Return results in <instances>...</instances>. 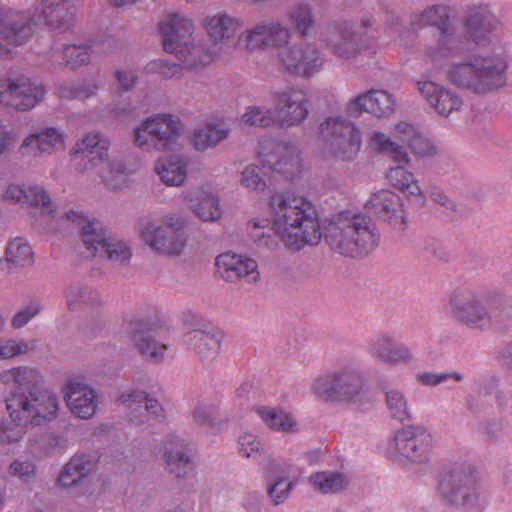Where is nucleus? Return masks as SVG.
Here are the masks:
<instances>
[{"instance_id": "51", "label": "nucleus", "mask_w": 512, "mask_h": 512, "mask_svg": "<svg viewBox=\"0 0 512 512\" xmlns=\"http://www.w3.org/2000/svg\"><path fill=\"white\" fill-rule=\"evenodd\" d=\"M98 86L92 81H83L77 84L66 83L59 87V95L66 99L84 100L94 95Z\"/></svg>"}, {"instance_id": "24", "label": "nucleus", "mask_w": 512, "mask_h": 512, "mask_svg": "<svg viewBox=\"0 0 512 512\" xmlns=\"http://www.w3.org/2000/svg\"><path fill=\"white\" fill-rule=\"evenodd\" d=\"M396 100L394 96L381 89H372L351 99L347 104V112L359 115L363 112L378 118L391 116L395 112Z\"/></svg>"}, {"instance_id": "22", "label": "nucleus", "mask_w": 512, "mask_h": 512, "mask_svg": "<svg viewBox=\"0 0 512 512\" xmlns=\"http://www.w3.org/2000/svg\"><path fill=\"white\" fill-rule=\"evenodd\" d=\"M139 233L143 241L153 250L168 255L180 254L186 244L183 233L156 226L150 219H142Z\"/></svg>"}, {"instance_id": "13", "label": "nucleus", "mask_w": 512, "mask_h": 512, "mask_svg": "<svg viewBox=\"0 0 512 512\" xmlns=\"http://www.w3.org/2000/svg\"><path fill=\"white\" fill-rule=\"evenodd\" d=\"M179 135L178 117L171 114H156L135 129L134 142L142 150L166 151L176 144Z\"/></svg>"}, {"instance_id": "54", "label": "nucleus", "mask_w": 512, "mask_h": 512, "mask_svg": "<svg viewBox=\"0 0 512 512\" xmlns=\"http://www.w3.org/2000/svg\"><path fill=\"white\" fill-rule=\"evenodd\" d=\"M9 469L12 475L19 477L23 482L32 481L36 475V467L29 460H15Z\"/></svg>"}, {"instance_id": "20", "label": "nucleus", "mask_w": 512, "mask_h": 512, "mask_svg": "<svg viewBox=\"0 0 512 512\" xmlns=\"http://www.w3.org/2000/svg\"><path fill=\"white\" fill-rule=\"evenodd\" d=\"M291 38V31L280 22L261 23L240 33L238 44L248 51L276 49Z\"/></svg>"}, {"instance_id": "7", "label": "nucleus", "mask_w": 512, "mask_h": 512, "mask_svg": "<svg viewBox=\"0 0 512 512\" xmlns=\"http://www.w3.org/2000/svg\"><path fill=\"white\" fill-rule=\"evenodd\" d=\"M162 35L163 48L166 52L174 54L184 63L187 69L205 67L212 63L216 55L205 50L200 44H194L193 21L185 14L170 13L159 23Z\"/></svg>"}, {"instance_id": "9", "label": "nucleus", "mask_w": 512, "mask_h": 512, "mask_svg": "<svg viewBox=\"0 0 512 512\" xmlns=\"http://www.w3.org/2000/svg\"><path fill=\"white\" fill-rule=\"evenodd\" d=\"M312 390L324 400L346 402L359 410L368 408L372 403L363 378L354 370H341L320 376L313 382Z\"/></svg>"}, {"instance_id": "39", "label": "nucleus", "mask_w": 512, "mask_h": 512, "mask_svg": "<svg viewBox=\"0 0 512 512\" xmlns=\"http://www.w3.org/2000/svg\"><path fill=\"white\" fill-rule=\"evenodd\" d=\"M5 198L15 203L41 207L43 213L53 212L49 195L39 186L23 188L19 185H10L5 192Z\"/></svg>"}, {"instance_id": "47", "label": "nucleus", "mask_w": 512, "mask_h": 512, "mask_svg": "<svg viewBox=\"0 0 512 512\" xmlns=\"http://www.w3.org/2000/svg\"><path fill=\"white\" fill-rule=\"evenodd\" d=\"M67 307L69 310H77L84 306L100 304V296L97 291L86 287H72L66 293Z\"/></svg>"}, {"instance_id": "17", "label": "nucleus", "mask_w": 512, "mask_h": 512, "mask_svg": "<svg viewBox=\"0 0 512 512\" xmlns=\"http://www.w3.org/2000/svg\"><path fill=\"white\" fill-rule=\"evenodd\" d=\"M130 342L137 353L147 362L164 361L168 346L162 341L161 322H129Z\"/></svg>"}, {"instance_id": "26", "label": "nucleus", "mask_w": 512, "mask_h": 512, "mask_svg": "<svg viewBox=\"0 0 512 512\" xmlns=\"http://www.w3.org/2000/svg\"><path fill=\"white\" fill-rule=\"evenodd\" d=\"M360 25L364 29H368L376 25L375 31L378 34V38H382L387 35L391 41L399 42L400 45H406L404 37L409 34L408 29H401L398 18L393 12L379 8L375 11L374 8L371 10L364 8L360 11Z\"/></svg>"}, {"instance_id": "55", "label": "nucleus", "mask_w": 512, "mask_h": 512, "mask_svg": "<svg viewBox=\"0 0 512 512\" xmlns=\"http://www.w3.org/2000/svg\"><path fill=\"white\" fill-rule=\"evenodd\" d=\"M292 487L293 483L291 481H288L286 478H280L269 486L268 494L275 504H280L287 499Z\"/></svg>"}, {"instance_id": "5", "label": "nucleus", "mask_w": 512, "mask_h": 512, "mask_svg": "<svg viewBox=\"0 0 512 512\" xmlns=\"http://www.w3.org/2000/svg\"><path fill=\"white\" fill-rule=\"evenodd\" d=\"M110 141L99 132L86 134L76 142L72 153L79 158V170L99 176L104 183L113 189L121 188L126 177L132 173L120 160H108Z\"/></svg>"}, {"instance_id": "36", "label": "nucleus", "mask_w": 512, "mask_h": 512, "mask_svg": "<svg viewBox=\"0 0 512 512\" xmlns=\"http://www.w3.org/2000/svg\"><path fill=\"white\" fill-rule=\"evenodd\" d=\"M63 133L56 128H45L28 135L20 146L23 155L52 152L63 145Z\"/></svg>"}, {"instance_id": "56", "label": "nucleus", "mask_w": 512, "mask_h": 512, "mask_svg": "<svg viewBox=\"0 0 512 512\" xmlns=\"http://www.w3.org/2000/svg\"><path fill=\"white\" fill-rule=\"evenodd\" d=\"M29 349V344L25 341L15 342L14 340H9L0 343V359H7L25 354Z\"/></svg>"}, {"instance_id": "35", "label": "nucleus", "mask_w": 512, "mask_h": 512, "mask_svg": "<svg viewBox=\"0 0 512 512\" xmlns=\"http://www.w3.org/2000/svg\"><path fill=\"white\" fill-rule=\"evenodd\" d=\"M33 250L25 238L11 239L6 246L5 256L0 259V270L10 272L33 264Z\"/></svg>"}, {"instance_id": "34", "label": "nucleus", "mask_w": 512, "mask_h": 512, "mask_svg": "<svg viewBox=\"0 0 512 512\" xmlns=\"http://www.w3.org/2000/svg\"><path fill=\"white\" fill-rule=\"evenodd\" d=\"M184 201L191 203L192 211L203 221H216L221 217L219 199L210 190L203 187L182 195Z\"/></svg>"}, {"instance_id": "23", "label": "nucleus", "mask_w": 512, "mask_h": 512, "mask_svg": "<svg viewBox=\"0 0 512 512\" xmlns=\"http://www.w3.org/2000/svg\"><path fill=\"white\" fill-rule=\"evenodd\" d=\"M62 392L67 407L76 417L89 419L96 413L97 394L88 384L75 378L69 379Z\"/></svg>"}, {"instance_id": "28", "label": "nucleus", "mask_w": 512, "mask_h": 512, "mask_svg": "<svg viewBox=\"0 0 512 512\" xmlns=\"http://www.w3.org/2000/svg\"><path fill=\"white\" fill-rule=\"evenodd\" d=\"M165 470L176 478H185L194 469L188 443L178 436L171 435L164 446Z\"/></svg>"}, {"instance_id": "64", "label": "nucleus", "mask_w": 512, "mask_h": 512, "mask_svg": "<svg viewBox=\"0 0 512 512\" xmlns=\"http://www.w3.org/2000/svg\"><path fill=\"white\" fill-rule=\"evenodd\" d=\"M502 357L505 364L512 368V343L505 348L502 353Z\"/></svg>"}, {"instance_id": "1", "label": "nucleus", "mask_w": 512, "mask_h": 512, "mask_svg": "<svg viewBox=\"0 0 512 512\" xmlns=\"http://www.w3.org/2000/svg\"><path fill=\"white\" fill-rule=\"evenodd\" d=\"M412 30L435 27L439 37L423 54L427 69L442 71L452 85L477 95L503 88L508 80V62L502 53L472 52L469 44L483 48L493 44L502 28L499 18L487 4L467 7L461 21L462 34L455 33L451 8L436 4L411 15Z\"/></svg>"}, {"instance_id": "57", "label": "nucleus", "mask_w": 512, "mask_h": 512, "mask_svg": "<svg viewBox=\"0 0 512 512\" xmlns=\"http://www.w3.org/2000/svg\"><path fill=\"white\" fill-rule=\"evenodd\" d=\"M150 69L158 71L165 78L179 77L182 75L183 67L175 63L158 60L150 63Z\"/></svg>"}, {"instance_id": "25", "label": "nucleus", "mask_w": 512, "mask_h": 512, "mask_svg": "<svg viewBox=\"0 0 512 512\" xmlns=\"http://www.w3.org/2000/svg\"><path fill=\"white\" fill-rule=\"evenodd\" d=\"M118 401L126 408L130 421L136 425L148 422L150 417L163 416L164 410L159 401L149 397L144 391H124L119 395Z\"/></svg>"}, {"instance_id": "19", "label": "nucleus", "mask_w": 512, "mask_h": 512, "mask_svg": "<svg viewBox=\"0 0 512 512\" xmlns=\"http://www.w3.org/2000/svg\"><path fill=\"white\" fill-rule=\"evenodd\" d=\"M394 446L405 459L422 464L430 459L432 437L423 427L408 426L396 432Z\"/></svg>"}, {"instance_id": "53", "label": "nucleus", "mask_w": 512, "mask_h": 512, "mask_svg": "<svg viewBox=\"0 0 512 512\" xmlns=\"http://www.w3.org/2000/svg\"><path fill=\"white\" fill-rule=\"evenodd\" d=\"M504 430V421L502 418H487L478 423L477 431L486 440H497Z\"/></svg>"}, {"instance_id": "33", "label": "nucleus", "mask_w": 512, "mask_h": 512, "mask_svg": "<svg viewBox=\"0 0 512 512\" xmlns=\"http://www.w3.org/2000/svg\"><path fill=\"white\" fill-rule=\"evenodd\" d=\"M369 352L374 358L389 364L408 362L412 359L410 349L404 344L395 342L388 335H381L371 340Z\"/></svg>"}, {"instance_id": "59", "label": "nucleus", "mask_w": 512, "mask_h": 512, "mask_svg": "<svg viewBox=\"0 0 512 512\" xmlns=\"http://www.w3.org/2000/svg\"><path fill=\"white\" fill-rule=\"evenodd\" d=\"M114 76L122 91L131 89L137 79L136 74L132 70H117Z\"/></svg>"}, {"instance_id": "38", "label": "nucleus", "mask_w": 512, "mask_h": 512, "mask_svg": "<svg viewBox=\"0 0 512 512\" xmlns=\"http://www.w3.org/2000/svg\"><path fill=\"white\" fill-rule=\"evenodd\" d=\"M369 147L381 154L388 155L394 162L398 164H408L410 157L403 144L393 137L382 131L374 130L368 138Z\"/></svg>"}, {"instance_id": "6", "label": "nucleus", "mask_w": 512, "mask_h": 512, "mask_svg": "<svg viewBox=\"0 0 512 512\" xmlns=\"http://www.w3.org/2000/svg\"><path fill=\"white\" fill-rule=\"evenodd\" d=\"M257 158L262 164L260 170L249 165L241 174V185L253 190L263 191L266 187L264 176L268 171L284 175L287 179L294 177L301 171V161L295 147L274 139L259 141Z\"/></svg>"}, {"instance_id": "32", "label": "nucleus", "mask_w": 512, "mask_h": 512, "mask_svg": "<svg viewBox=\"0 0 512 512\" xmlns=\"http://www.w3.org/2000/svg\"><path fill=\"white\" fill-rule=\"evenodd\" d=\"M449 304L453 312L467 317L468 320H481L487 316L486 301L479 299L466 288L454 290L450 295Z\"/></svg>"}, {"instance_id": "58", "label": "nucleus", "mask_w": 512, "mask_h": 512, "mask_svg": "<svg viewBox=\"0 0 512 512\" xmlns=\"http://www.w3.org/2000/svg\"><path fill=\"white\" fill-rule=\"evenodd\" d=\"M416 379L423 385L436 386L449 379L447 373L423 372L416 375Z\"/></svg>"}, {"instance_id": "50", "label": "nucleus", "mask_w": 512, "mask_h": 512, "mask_svg": "<svg viewBox=\"0 0 512 512\" xmlns=\"http://www.w3.org/2000/svg\"><path fill=\"white\" fill-rule=\"evenodd\" d=\"M288 19L302 37H305L314 25L313 14L307 4H298L291 8Z\"/></svg>"}, {"instance_id": "43", "label": "nucleus", "mask_w": 512, "mask_h": 512, "mask_svg": "<svg viewBox=\"0 0 512 512\" xmlns=\"http://www.w3.org/2000/svg\"><path fill=\"white\" fill-rule=\"evenodd\" d=\"M256 412L262 421L273 430L286 433L298 431L296 420L284 410L273 407H259Z\"/></svg>"}, {"instance_id": "15", "label": "nucleus", "mask_w": 512, "mask_h": 512, "mask_svg": "<svg viewBox=\"0 0 512 512\" xmlns=\"http://www.w3.org/2000/svg\"><path fill=\"white\" fill-rule=\"evenodd\" d=\"M45 95L42 84L24 77L0 78V104L18 111L34 108Z\"/></svg>"}, {"instance_id": "18", "label": "nucleus", "mask_w": 512, "mask_h": 512, "mask_svg": "<svg viewBox=\"0 0 512 512\" xmlns=\"http://www.w3.org/2000/svg\"><path fill=\"white\" fill-rule=\"evenodd\" d=\"M364 207L394 230L404 231L407 228L403 199L392 190L382 189L371 194Z\"/></svg>"}, {"instance_id": "63", "label": "nucleus", "mask_w": 512, "mask_h": 512, "mask_svg": "<svg viewBox=\"0 0 512 512\" xmlns=\"http://www.w3.org/2000/svg\"><path fill=\"white\" fill-rule=\"evenodd\" d=\"M430 194L434 202L449 209H454V203L440 189L434 187Z\"/></svg>"}, {"instance_id": "4", "label": "nucleus", "mask_w": 512, "mask_h": 512, "mask_svg": "<svg viewBox=\"0 0 512 512\" xmlns=\"http://www.w3.org/2000/svg\"><path fill=\"white\" fill-rule=\"evenodd\" d=\"M76 7L72 0H38L30 15L10 7L0 8V38L11 46L26 44L33 35V25H45L53 31L72 28Z\"/></svg>"}, {"instance_id": "16", "label": "nucleus", "mask_w": 512, "mask_h": 512, "mask_svg": "<svg viewBox=\"0 0 512 512\" xmlns=\"http://www.w3.org/2000/svg\"><path fill=\"white\" fill-rule=\"evenodd\" d=\"M276 125L287 129L301 125L308 117L310 99L305 91L289 87L277 91L272 97Z\"/></svg>"}, {"instance_id": "61", "label": "nucleus", "mask_w": 512, "mask_h": 512, "mask_svg": "<svg viewBox=\"0 0 512 512\" xmlns=\"http://www.w3.org/2000/svg\"><path fill=\"white\" fill-rule=\"evenodd\" d=\"M163 223L165 225L162 226L164 229L180 232L181 228L184 226V219L180 214L171 212L163 217Z\"/></svg>"}, {"instance_id": "40", "label": "nucleus", "mask_w": 512, "mask_h": 512, "mask_svg": "<svg viewBox=\"0 0 512 512\" xmlns=\"http://www.w3.org/2000/svg\"><path fill=\"white\" fill-rule=\"evenodd\" d=\"M188 160L181 155H171L159 159L155 171L167 186L181 185L187 176Z\"/></svg>"}, {"instance_id": "41", "label": "nucleus", "mask_w": 512, "mask_h": 512, "mask_svg": "<svg viewBox=\"0 0 512 512\" xmlns=\"http://www.w3.org/2000/svg\"><path fill=\"white\" fill-rule=\"evenodd\" d=\"M398 164L395 167L388 169L386 178L390 185L399 190L407 197H419L424 200V192L420 188L417 179L411 171H408L403 166Z\"/></svg>"}, {"instance_id": "21", "label": "nucleus", "mask_w": 512, "mask_h": 512, "mask_svg": "<svg viewBox=\"0 0 512 512\" xmlns=\"http://www.w3.org/2000/svg\"><path fill=\"white\" fill-rule=\"evenodd\" d=\"M217 274L228 282L245 280L255 283L260 279L258 264L255 260L233 252H224L215 259Z\"/></svg>"}, {"instance_id": "44", "label": "nucleus", "mask_w": 512, "mask_h": 512, "mask_svg": "<svg viewBox=\"0 0 512 512\" xmlns=\"http://www.w3.org/2000/svg\"><path fill=\"white\" fill-rule=\"evenodd\" d=\"M309 482L315 490L323 494L337 493L348 485L345 476L337 472L315 473L310 476Z\"/></svg>"}, {"instance_id": "2", "label": "nucleus", "mask_w": 512, "mask_h": 512, "mask_svg": "<svg viewBox=\"0 0 512 512\" xmlns=\"http://www.w3.org/2000/svg\"><path fill=\"white\" fill-rule=\"evenodd\" d=\"M251 236L259 246L270 250L280 243L298 252L316 246L322 236L330 249L346 257L357 258L374 251L380 233L373 220L363 214L342 212L321 231L314 204L306 197L291 193H275L269 200V217L249 222Z\"/></svg>"}, {"instance_id": "37", "label": "nucleus", "mask_w": 512, "mask_h": 512, "mask_svg": "<svg viewBox=\"0 0 512 512\" xmlns=\"http://www.w3.org/2000/svg\"><path fill=\"white\" fill-rule=\"evenodd\" d=\"M393 137L403 145L407 144L415 155L430 156L435 153L433 143L410 123H396L393 127Z\"/></svg>"}, {"instance_id": "46", "label": "nucleus", "mask_w": 512, "mask_h": 512, "mask_svg": "<svg viewBox=\"0 0 512 512\" xmlns=\"http://www.w3.org/2000/svg\"><path fill=\"white\" fill-rule=\"evenodd\" d=\"M193 419L196 424L209 428H215L223 421L219 406L209 401H202L196 405L193 410Z\"/></svg>"}, {"instance_id": "29", "label": "nucleus", "mask_w": 512, "mask_h": 512, "mask_svg": "<svg viewBox=\"0 0 512 512\" xmlns=\"http://www.w3.org/2000/svg\"><path fill=\"white\" fill-rule=\"evenodd\" d=\"M221 339L220 332L201 329L188 331L183 337L184 344L193 349L204 364L212 362L218 356Z\"/></svg>"}, {"instance_id": "3", "label": "nucleus", "mask_w": 512, "mask_h": 512, "mask_svg": "<svg viewBox=\"0 0 512 512\" xmlns=\"http://www.w3.org/2000/svg\"><path fill=\"white\" fill-rule=\"evenodd\" d=\"M13 379L6 408L13 424L0 420V443L16 442L28 425H42L57 417V396L44 389L43 376L31 367L20 366L9 371Z\"/></svg>"}, {"instance_id": "52", "label": "nucleus", "mask_w": 512, "mask_h": 512, "mask_svg": "<svg viewBox=\"0 0 512 512\" xmlns=\"http://www.w3.org/2000/svg\"><path fill=\"white\" fill-rule=\"evenodd\" d=\"M264 449V444L252 433H243L238 438V451L242 457L257 460L264 453Z\"/></svg>"}, {"instance_id": "30", "label": "nucleus", "mask_w": 512, "mask_h": 512, "mask_svg": "<svg viewBox=\"0 0 512 512\" xmlns=\"http://www.w3.org/2000/svg\"><path fill=\"white\" fill-rule=\"evenodd\" d=\"M208 39L215 45L231 40L242 26L239 18L218 12L206 16L201 22Z\"/></svg>"}, {"instance_id": "12", "label": "nucleus", "mask_w": 512, "mask_h": 512, "mask_svg": "<svg viewBox=\"0 0 512 512\" xmlns=\"http://www.w3.org/2000/svg\"><path fill=\"white\" fill-rule=\"evenodd\" d=\"M319 138L326 151L336 159L352 160L360 151V130L340 115L330 116L320 124Z\"/></svg>"}, {"instance_id": "8", "label": "nucleus", "mask_w": 512, "mask_h": 512, "mask_svg": "<svg viewBox=\"0 0 512 512\" xmlns=\"http://www.w3.org/2000/svg\"><path fill=\"white\" fill-rule=\"evenodd\" d=\"M436 492L445 507L464 511L474 508L481 494V482L476 468L467 463L449 467L440 473Z\"/></svg>"}, {"instance_id": "45", "label": "nucleus", "mask_w": 512, "mask_h": 512, "mask_svg": "<svg viewBox=\"0 0 512 512\" xmlns=\"http://www.w3.org/2000/svg\"><path fill=\"white\" fill-rule=\"evenodd\" d=\"M385 402L392 418L403 422L411 418L408 401L404 393L398 389H388L385 393Z\"/></svg>"}, {"instance_id": "31", "label": "nucleus", "mask_w": 512, "mask_h": 512, "mask_svg": "<svg viewBox=\"0 0 512 512\" xmlns=\"http://www.w3.org/2000/svg\"><path fill=\"white\" fill-rule=\"evenodd\" d=\"M95 468L96 464L91 456L76 454L63 466L57 484L65 489L81 485Z\"/></svg>"}, {"instance_id": "27", "label": "nucleus", "mask_w": 512, "mask_h": 512, "mask_svg": "<svg viewBox=\"0 0 512 512\" xmlns=\"http://www.w3.org/2000/svg\"><path fill=\"white\" fill-rule=\"evenodd\" d=\"M416 87L429 106L442 116H449L462 106L461 97L441 84L426 80L418 81Z\"/></svg>"}, {"instance_id": "49", "label": "nucleus", "mask_w": 512, "mask_h": 512, "mask_svg": "<svg viewBox=\"0 0 512 512\" xmlns=\"http://www.w3.org/2000/svg\"><path fill=\"white\" fill-rule=\"evenodd\" d=\"M241 123L266 128L276 124L275 112L266 107L249 106L241 116Z\"/></svg>"}, {"instance_id": "14", "label": "nucleus", "mask_w": 512, "mask_h": 512, "mask_svg": "<svg viewBox=\"0 0 512 512\" xmlns=\"http://www.w3.org/2000/svg\"><path fill=\"white\" fill-rule=\"evenodd\" d=\"M289 40L275 49L279 68L290 75L303 78L318 73L322 68L323 59L316 47L306 41L292 45Z\"/></svg>"}, {"instance_id": "42", "label": "nucleus", "mask_w": 512, "mask_h": 512, "mask_svg": "<svg viewBox=\"0 0 512 512\" xmlns=\"http://www.w3.org/2000/svg\"><path fill=\"white\" fill-rule=\"evenodd\" d=\"M229 128L223 120L207 123L203 128L195 131L192 142L197 150H206L226 139Z\"/></svg>"}, {"instance_id": "10", "label": "nucleus", "mask_w": 512, "mask_h": 512, "mask_svg": "<svg viewBox=\"0 0 512 512\" xmlns=\"http://www.w3.org/2000/svg\"><path fill=\"white\" fill-rule=\"evenodd\" d=\"M320 42L333 55L343 60L365 55L372 57L377 51V40L366 33L357 36L352 24L344 19L329 22L320 33Z\"/></svg>"}, {"instance_id": "62", "label": "nucleus", "mask_w": 512, "mask_h": 512, "mask_svg": "<svg viewBox=\"0 0 512 512\" xmlns=\"http://www.w3.org/2000/svg\"><path fill=\"white\" fill-rule=\"evenodd\" d=\"M12 143V133L6 128L5 125L0 123V156L9 150Z\"/></svg>"}, {"instance_id": "11", "label": "nucleus", "mask_w": 512, "mask_h": 512, "mask_svg": "<svg viewBox=\"0 0 512 512\" xmlns=\"http://www.w3.org/2000/svg\"><path fill=\"white\" fill-rule=\"evenodd\" d=\"M65 219L81 227L83 243L94 256H105L120 264L130 260L131 250L126 243L112 237L105 229L96 227L95 221L83 213L70 210L65 214Z\"/></svg>"}, {"instance_id": "60", "label": "nucleus", "mask_w": 512, "mask_h": 512, "mask_svg": "<svg viewBox=\"0 0 512 512\" xmlns=\"http://www.w3.org/2000/svg\"><path fill=\"white\" fill-rule=\"evenodd\" d=\"M41 310V305L38 301H30L23 305V307L15 314L12 320H31Z\"/></svg>"}, {"instance_id": "48", "label": "nucleus", "mask_w": 512, "mask_h": 512, "mask_svg": "<svg viewBox=\"0 0 512 512\" xmlns=\"http://www.w3.org/2000/svg\"><path fill=\"white\" fill-rule=\"evenodd\" d=\"M92 49L89 45L66 44L63 47V63L65 66L75 70L90 62Z\"/></svg>"}]
</instances>
